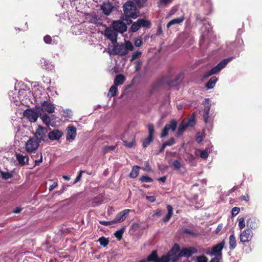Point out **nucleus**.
<instances>
[{"mask_svg": "<svg viewBox=\"0 0 262 262\" xmlns=\"http://www.w3.org/2000/svg\"><path fill=\"white\" fill-rule=\"evenodd\" d=\"M112 71L114 73H117L121 72V70L119 69V67H114L112 69Z\"/></svg>", "mask_w": 262, "mask_h": 262, "instance_id": "nucleus-63", "label": "nucleus"}, {"mask_svg": "<svg viewBox=\"0 0 262 262\" xmlns=\"http://www.w3.org/2000/svg\"><path fill=\"white\" fill-rule=\"evenodd\" d=\"M42 110L47 112L49 113L54 112L55 107L53 104L47 101H44L41 103Z\"/></svg>", "mask_w": 262, "mask_h": 262, "instance_id": "nucleus-15", "label": "nucleus"}, {"mask_svg": "<svg viewBox=\"0 0 262 262\" xmlns=\"http://www.w3.org/2000/svg\"><path fill=\"white\" fill-rule=\"evenodd\" d=\"M180 250V246L179 245L176 244L173 246V248L171 251H170L168 253L171 255V256L174 257L175 258H177V259H178V255H177V253L179 252Z\"/></svg>", "mask_w": 262, "mask_h": 262, "instance_id": "nucleus-26", "label": "nucleus"}, {"mask_svg": "<svg viewBox=\"0 0 262 262\" xmlns=\"http://www.w3.org/2000/svg\"><path fill=\"white\" fill-rule=\"evenodd\" d=\"M172 165L176 169H180L181 167V164L178 160H174L172 162Z\"/></svg>", "mask_w": 262, "mask_h": 262, "instance_id": "nucleus-53", "label": "nucleus"}, {"mask_svg": "<svg viewBox=\"0 0 262 262\" xmlns=\"http://www.w3.org/2000/svg\"><path fill=\"white\" fill-rule=\"evenodd\" d=\"M222 258V257H218V256H215L214 258H213L210 262H220V260Z\"/></svg>", "mask_w": 262, "mask_h": 262, "instance_id": "nucleus-64", "label": "nucleus"}, {"mask_svg": "<svg viewBox=\"0 0 262 262\" xmlns=\"http://www.w3.org/2000/svg\"><path fill=\"white\" fill-rule=\"evenodd\" d=\"M88 29L90 30L89 40L94 44H96L98 40V29L95 28L93 26H89Z\"/></svg>", "mask_w": 262, "mask_h": 262, "instance_id": "nucleus-9", "label": "nucleus"}, {"mask_svg": "<svg viewBox=\"0 0 262 262\" xmlns=\"http://www.w3.org/2000/svg\"><path fill=\"white\" fill-rule=\"evenodd\" d=\"M236 247V239L234 234L229 237V248L231 250L234 249Z\"/></svg>", "mask_w": 262, "mask_h": 262, "instance_id": "nucleus-30", "label": "nucleus"}, {"mask_svg": "<svg viewBox=\"0 0 262 262\" xmlns=\"http://www.w3.org/2000/svg\"><path fill=\"white\" fill-rule=\"evenodd\" d=\"M186 124L187 127L193 126L195 124L194 118H191L189 120H186Z\"/></svg>", "mask_w": 262, "mask_h": 262, "instance_id": "nucleus-52", "label": "nucleus"}, {"mask_svg": "<svg viewBox=\"0 0 262 262\" xmlns=\"http://www.w3.org/2000/svg\"><path fill=\"white\" fill-rule=\"evenodd\" d=\"M117 88L118 87H117L116 86L113 84L111 86V88L108 91V92L107 93V96L109 97H112L115 96L116 95L117 92L118 91Z\"/></svg>", "mask_w": 262, "mask_h": 262, "instance_id": "nucleus-28", "label": "nucleus"}, {"mask_svg": "<svg viewBox=\"0 0 262 262\" xmlns=\"http://www.w3.org/2000/svg\"><path fill=\"white\" fill-rule=\"evenodd\" d=\"M137 6L139 8H143L145 6L147 0H134Z\"/></svg>", "mask_w": 262, "mask_h": 262, "instance_id": "nucleus-37", "label": "nucleus"}, {"mask_svg": "<svg viewBox=\"0 0 262 262\" xmlns=\"http://www.w3.org/2000/svg\"><path fill=\"white\" fill-rule=\"evenodd\" d=\"M170 260L173 261L177 260V258L171 256L169 253L166 255H163L161 258H158V262H168Z\"/></svg>", "mask_w": 262, "mask_h": 262, "instance_id": "nucleus-20", "label": "nucleus"}, {"mask_svg": "<svg viewBox=\"0 0 262 262\" xmlns=\"http://www.w3.org/2000/svg\"><path fill=\"white\" fill-rule=\"evenodd\" d=\"M210 110V106L209 105H207L205 106L203 113V118L204 120L206 123L208 122V118H209V112Z\"/></svg>", "mask_w": 262, "mask_h": 262, "instance_id": "nucleus-29", "label": "nucleus"}, {"mask_svg": "<svg viewBox=\"0 0 262 262\" xmlns=\"http://www.w3.org/2000/svg\"><path fill=\"white\" fill-rule=\"evenodd\" d=\"M62 135L63 133L62 132L55 129L49 133L48 137L51 140H57L59 139Z\"/></svg>", "mask_w": 262, "mask_h": 262, "instance_id": "nucleus-16", "label": "nucleus"}, {"mask_svg": "<svg viewBox=\"0 0 262 262\" xmlns=\"http://www.w3.org/2000/svg\"><path fill=\"white\" fill-rule=\"evenodd\" d=\"M113 29L118 32H120L123 33L126 31L127 30V26L126 25L120 20L114 21L112 24Z\"/></svg>", "mask_w": 262, "mask_h": 262, "instance_id": "nucleus-4", "label": "nucleus"}, {"mask_svg": "<svg viewBox=\"0 0 262 262\" xmlns=\"http://www.w3.org/2000/svg\"><path fill=\"white\" fill-rule=\"evenodd\" d=\"M111 47H112V52L113 54L121 56L127 54L128 51H132L134 49L133 44L129 41H125L124 45L115 43Z\"/></svg>", "mask_w": 262, "mask_h": 262, "instance_id": "nucleus-2", "label": "nucleus"}, {"mask_svg": "<svg viewBox=\"0 0 262 262\" xmlns=\"http://www.w3.org/2000/svg\"><path fill=\"white\" fill-rule=\"evenodd\" d=\"M124 230L123 229L119 230L115 232V233H114V235L117 238L120 240L121 239L122 237V235L124 233Z\"/></svg>", "mask_w": 262, "mask_h": 262, "instance_id": "nucleus-43", "label": "nucleus"}, {"mask_svg": "<svg viewBox=\"0 0 262 262\" xmlns=\"http://www.w3.org/2000/svg\"><path fill=\"white\" fill-rule=\"evenodd\" d=\"M174 142H175L174 139L173 138H171L169 140L166 141L164 143L165 144V145L167 146H171V145H173L174 143Z\"/></svg>", "mask_w": 262, "mask_h": 262, "instance_id": "nucleus-54", "label": "nucleus"}, {"mask_svg": "<svg viewBox=\"0 0 262 262\" xmlns=\"http://www.w3.org/2000/svg\"><path fill=\"white\" fill-rule=\"evenodd\" d=\"M140 181L142 182L147 183L152 182L153 181V180L148 176H143L140 178Z\"/></svg>", "mask_w": 262, "mask_h": 262, "instance_id": "nucleus-46", "label": "nucleus"}, {"mask_svg": "<svg viewBox=\"0 0 262 262\" xmlns=\"http://www.w3.org/2000/svg\"><path fill=\"white\" fill-rule=\"evenodd\" d=\"M184 19H185V18H184V16L173 19L167 23V28H169L170 27H171L172 25H176V24H180L182 23L184 20Z\"/></svg>", "mask_w": 262, "mask_h": 262, "instance_id": "nucleus-21", "label": "nucleus"}, {"mask_svg": "<svg viewBox=\"0 0 262 262\" xmlns=\"http://www.w3.org/2000/svg\"><path fill=\"white\" fill-rule=\"evenodd\" d=\"M200 156L203 159L207 158L208 156V152L206 151V150L202 151L200 154Z\"/></svg>", "mask_w": 262, "mask_h": 262, "instance_id": "nucleus-57", "label": "nucleus"}, {"mask_svg": "<svg viewBox=\"0 0 262 262\" xmlns=\"http://www.w3.org/2000/svg\"><path fill=\"white\" fill-rule=\"evenodd\" d=\"M134 44L136 47H141L143 44V42L141 37L137 38L135 40Z\"/></svg>", "mask_w": 262, "mask_h": 262, "instance_id": "nucleus-49", "label": "nucleus"}, {"mask_svg": "<svg viewBox=\"0 0 262 262\" xmlns=\"http://www.w3.org/2000/svg\"><path fill=\"white\" fill-rule=\"evenodd\" d=\"M187 127V126L186 124V120H183L179 125L177 132L178 136L181 135Z\"/></svg>", "mask_w": 262, "mask_h": 262, "instance_id": "nucleus-24", "label": "nucleus"}, {"mask_svg": "<svg viewBox=\"0 0 262 262\" xmlns=\"http://www.w3.org/2000/svg\"><path fill=\"white\" fill-rule=\"evenodd\" d=\"M1 174L3 179H8L12 177L10 172H1Z\"/></svg>", "mask_w": 262, "mask_h": 262, "instance_id": "nucleus-51", "label": "nucleus"}, {"mask_svg": "<svg viewBox=\"0 0 262 262\" xmlns=\"http://www.w3.org/2000/svg\"><path fill=\"white\" fill-rule=\"evenodd\" d=\"M158 257L157 256V253L156 251H154L152 253L148 256V261H158Z\"/></svg>", "mask_w": 262, "mask_h": 262, "instance_id": "nucleus-33", "label": "nucleus"}, {"mask_svg": "<svg viewBox=\"0 0 262 262\" xmlns=\"http://www.w3.org/2000/svg\"><path fill=\"white\" fill-rule=\"evenodd\" d=\"M116 146L114 145L106 146L102 148V152L104 154L108 152V151H113L115 149Z\"/></svg>", "mask_w": 262, "mask_h": 262, "instance_id": "nucleus-40", "label": "nucleus"}, {"mask_svg": "<svg viewBox=\"0 0 262 262\" xmlns=\"http://www.w3.org/2000/svg\"><path fill=\"white\" fill-rule=\"evenodd\" d=\"M253 233L250 229L244 230L240 235V241L243 243H247L251 241Z\"/></svg>", "mask_w": 262, "mask_h": 262, "instance_id": "nucleus-11", "label": "nucleus"}, {"mask_svg": "<svg viewBox=\"0 0 262 262\" xmlns=\"http://www.w3.org/2000/svg\"><path fill=\"white\" fill-rule=\"evenodd\" d=\"M16 159L18 161L19 164L21 165H24L28 163L29 158L28 156H24L20 154L16 155Z\"/></svg>", "mask_w": 262, "mask_h": 262, "instance_id": "nucleus-19", "label": "nucleus"}, {"mask_svg": "<svg viewBox=\"0 0 262 262\" xmlns=\"http://www.w3.org/2000/svg\"><path fill=\"white\" fill-rule=\"evenodd\" d=\"M130 212L129 209H125L119 212L112 220V222L114 223H121L125 220L126 217V215Z\"/></svg>", "mask_w": 262, "mask_h": 262, "instance_id": "nucleus-13", "label": "nucleus"}, {"mask_svg": "<svg viewBox=\"0 0 262 262\" xmlns=\"http://www.w3.org/2000/svg\"><path fill=\"white\" fill-rule=\"evenodd\" d=\"M100 7L103 13L106 15H109L111 13L114 8L112 4L109 2H104Z\"/></svg>", "mask_w": 262, "mask_h": 262, "instance_id": "nucleus-14", "label": "nucleus"}, {"mask_svg": "<svg viewBox=\"0 0 262 262\" xmlns=\"http://www.w3.org/2000/svg\"><path fill=\"white\" fill-rule=\"evenodd\" d=\"M99 223H100L102 225H105V226H107V225H110L114 224V223L112 222V221H99Z\"/></svg>", "mask_w": 262, "mask_h": 262, "instance_id": "nucleus-60", "label": "nucleus"}, {"mask_svg": "<svg viewBox=\"0 0 262 262\" xmlns=\"http://www.w3.org/2000/svg\"><path fill=\"white\" fill-rule=\"evenodd\" d=\"M104 35L107 39H110L112 41V44L117 43L118 33L113 29L108 28H106L104 32Z\"/></svg>", "mask_w": 262, "mask_h": 262, "instance_id": "nucleus-7", "label": "nucleus"}, {"mask_svg": "<svg viewBox=\"0 0 262 262\" xmlns=\"http://www.w3.org/2000/svg\"><path fill=\"white\" fill-rule=\"evenodd\" d=\"M108 243L109 240L107 238L104 237L99 238V243L101 246L106 247L108 245Z\"/></svg>", "mask_w": 262, "mask_h": 262, "instance_id": "nucleus-42", "label": "nucleus"}, {"mask_svg": "<svg viewBox=\"0 0 262 262\" xmlns=\"http://www.w3.org/2000/svg\"><path fill=\"white\" fill-rule=\"evenodd\" d=\"M207 258L204 255L197 256L193 259L194 262H207Z\"/></svg>", "mask_w": 262, "mask_h": 262, "instance_id": "nucleus-41", "label": "nucleus"}, {"mask_svg": "<svg viewBox=\"0 0 262 262\" xmlns=\"http://www.w3.org/2000/svg\"><path fill=\"white\" fill-rule=\"evenodd\" d=\"M124 16L123 19L127 25L132 23L130 18L135 19L139 16V12L133 2L127 1L123 6Z\"/></svg>", "mask_w": 262, "mask_h": 262, "instance_id": "nucleus-1", "label": "nucleus"}, {"mask_svg": "<svg viewBox=\"0 0 262 262\" xmlns=\"http://www.w3.org/2000/svg\"><path fill=\"white\" fill-rule=\"evenodd\" d=\"M76 135V128L73 126L68 127L67 134V139L69 141L73 140L75 139Z\"/></svg>", "mask_w": 262, "mask_h": 262, "instance_id": "nucleus-17", "label": "nucleus"}, {"mask_svg": "<svg viewBox=\"0 0 262 262\" xmlns=\"http://www.w3.org/2000/svg\"><path fill=\"white\" fill-rule=\"evenodd\" d=\"M225 244V241H222L220 243L216 245L212 248L210 255L222 257V250Z\"/></svg>", "mask_w": 262, "mask_h": 262, "instance_id": "nucleus-6", "label": "nucleus"}, {"mask_svg": "<svg viewBox=\"0 0 262 262\" xmlns=\"http://www.w3.org/2000/svg\"><path fill=\"white\" fill-rule=\"evenodd\" d=\"M23 114L24 117L26 118L31 122H35L38 118V113L30 109L25 111Z\"/></svg>", "mask_w": 262, "mask_h": 262, "instance_id": "nucleus-8", "label": "nucleus"}, {"mask_svg": "<svg viewBox=\"0 0 262 262\" xmlns=\"http://www.w3.org/2000/svg\"><path fill=\"white\" fill-rule=\"evenodd\" d=\"M172 2V0H158L157 4L159 7L161 6H166Z\"/></svg>", "mask_w": 262, "mask_h": 262, "instance_id": "nucleus-38", "label": "nucleus"}, {"mask_svg": "<svg viewBox=\"0 0 262 262\" xmlns=\"http://www.w3.org/2000/svg\"><path fill=\"white\" fill-rule=\"evenodd\" d=\"M184 78V75L183 73H180L179 74L174 80L172 81L171 83H170L171 85H176L178 84Z\"/></svg>", "mask_w": 262, "mask_h": 262, "instance_id": "nucleus-32", "label": "nucleus"}, {"mask_svg": "<svg viewBox=\"0 0 262 262\" xmlns=\"http://www.w3.org/2000/svg\"><path fill=\"white\" fill-rule=\"evenodd\" d=\"M39 141L36 138H30L25 144L26 150L31 153L35 152L38 148Z\"/></svg>", "mask_w": 262, "mask_h": 262, "instance_id": "nucleus-3", "label": "nucleus"}, {"mask_svg": "<svg viewBox=\"0 0 262 262\" xmlns=\"http://www.w3.org/2000/svg\"><path fill=\"white\" fill-rule=\"evenodd\" d=\"M232 59V57H228L222 60L216 66H226L229 61Z\"/></svg>", "mask_w": 262, "mask_h": 262, "instance_id": "nucleus-45", "label": "nucleus"}, {"mask_svg": "<svg viewBox=\"0 0 262 262\" xmlns=\"http://www.w3.org/2000/svg\"><path fill=\"white\" fill-rule=\"evenodd\" d=\"M148 136L153 138V134L154 133V126L152 124L148 125Z\"/></svg>", "mask_w": 262, "mask_h": 262, "instance_id": "nucleus-47", "label": "nucleus"}, {"mask_svg": "<svg viewBox=\"0 0 262 262\" xmlns=\"http://www.w3.org/2000/svg\"><path fill=\"white\" fill-rule=\"evenodd\" d=\"M138 23H139L140 27H145L146 28H150L151 27V23L150 22L144 19H138Z\"/></svg>", "mask_w": 262, "mask_h": 262, "instance_id": "nucleus-25", "label": "nucleus"}, {"mask_svg": "<svg viewBox=\"0 0 262 262\" xmlns=\"http://www.w3.org/2000/svg\"><path fill=\"white\" fill-rule=\"evenodd\" d=\"M142 53L140 51H136L133 53L130 61H133L134 60L139 58L141 56Z\"/></svg>", "mask_w": 262, "mask_h": 262, "instance_id": "nucleus-39", "label": "nucleus"}, {"mask_svg": "<svg viewBox=\"0 0 262 262\" xmlns=\"http://www.w3.org/2000/svg\"><path fill=\"white\" fill-rule=\"evenodd\" d=\"M238 226L241 230L245 227V219L244 217H241L238 220Z\"/></svg>", "mask_w": 262, "mask_h": 262, "instance_id": "nucleus-48", "label": "nucleus"}, {"mask_svg": "<svg viewBox=\"0 0 262 262\" xmlns=\"http://www.w3.org/2000/svg\"><path fill=\"white\" fill-rule=\"evenodd\" d=\"M167 209L168 213L167 215L165 216V217L163 219V221L164 222H168L173 214V208L171 205H168L167 206Z\"/></svg>", "mask_w": 262, "mask_h": 262, "instance_id": "nucleus-23", "label": "nucleus"}, {"mask_svg": "<svg viewBox=\"0 0 262 262\" xmlns=\"http://www.w3.org/2000/svg\"><path fill=\"white\" fill-rule=\"evenodd\" d=\"M47 129L45 127L39 126L36 130L35 138L38 141L44 140L46 138Z\"/></svg>", "mask_w": 262, "mask_h": 262, "instance_id": "nucleus-12", "label": "nucleus"}, {"mask_svg": "<svg viewBox=\"0 0 262 262\" xmlns=\"http://www.w3.org/2000/svg\"><path fill=\"white\" fill-rule=\"evenodd\" d=\"M239 208H238V207H234L232 209V216H235L236 215V214H237L238 213V212H239Z\"/></svg>", "mask_w": 262, "mask_h": 262, "instance_id": "nucleus-56", "label": "nucleus"}, {"mask_svg": "<svg viewBox=\"0 0 262 262\" xmlns=\"http://www.w3.org/2000/svg\"><path fill=\"white\" fill-rule=\"evenodd\" d=\"M183 232L184 233H186V234H188L192 235L194 234V233H193V232L192 230L188 229H184V230L183 231Z\"/></svg>", "mask_w": 262, "mask_h": 262, "instance_id": "nucleus-59", "label": "nucleus"}, {"mask_svg": "<svg viewBox=\"0 0 262 262\" xmlns=\"http://www.w3.org/2000/svg\"><path fill=\"white\" fill-rule=\"evenodd\" d=\"M140 167L138 166H135L133 167L132 171L129 174V176L132 178H136L139 173Z\"/></svg>", "mask_w": 262, "mask_h": 262, "instance_id": "nucleus-31", "label": "nucleus"}, {"mask_svg": "<svg viewBox=\"0 0 262 262\" xmlns=\"http://www.w3.org/2000/svg\"><path fill=\"white\" fill-rule=\"evenodd\" d=\"M140 28V26L139 23H138L137 20L136 21L132 24V25L131 26L129 29L132 32L134 33L137 32Z\"/></svg>", "mask_w": 262, "mask_h": 262, "instance_id": "nucleus-34", "label": "nucleus"}, {"mask_svg": "<svg viewBox=\"0 0 262 262\" xmlns=\"http://www.w3.org/2000/svg\"><path fill=\"white\" fill-rule=\"evenodd\" d=\"M152 140L153 138L148 136V137L145 139L143 142V146H147L152 141Z\"/></svg>", "mask_w": 262, "mask_h": 262, "instance_id": "nucleus-44", "label": "nucleus"}, {"mask_svg": "<svg viewBox=\"0 0 262 262\" xmlns=\"http://www.w3.org/2000/svg\"><path fill=\"white\" fill-rule=\"evenodd\" d=\"M125 80V77L124 75L122 74L117 75L114 80L113 85L116 86L117 87L122 85Z\"/></svg>", "mask_w": 262, "mask_h": 262, "instance_id": "nucleus-18", "label": "nucleus"}, {"mask_svg": "<svg viewBox=\"0 0 262 262\" xmlns=\"http://www.w3.org/2000/svg\"><path fill=\"white\" fill-rule=\"evenodd\" d=\"M123 142L124 145L128 147H132L134 144V142L133 141L130 142H128L126 141H123Z\"/></svg>", "mask_w": 262, "mask_h": 262, "instance_id": "nucleus-58", "label": "nucleus"}, {"mask_svg": "<svg viewBox=\"0 0 262 262\" xmlns=\"http://www.w3.org/2000/svg\"><path fill=\"white\" fill-rule=\"evenodd\" d=\"M52 40V39L51 37L49 35H47L43 37V41H45V43H46L47 44L51 43Z\"/></svg>", "mask_w": 262, "mask_h": 262, "instance_id": "nucleus-50", "label": "nucleus"}, {"mask_svg": "<svg viewBox=\"0 0 262 262\" xmlns=\"http://www.w3.org/2000/svg\"><path fill=\"white\" fill-rule=\"evenodd\" d=\"M98 18H97V16L96 15L93 16L90 18V23H91L92 25H90L89 26H93L95 27V28H96V27H98Z\"/></svg>", "mask_w": 262, "mask_h": 262, "instance_id": "nucleus-36", "label": "nucleus"}, {"mask_svg": "<svg viewBox=\"0 0 262 262\" xmlns=\"http://www.w3.org/2000/svg\"><path fill=\"white\" fill-rule=\"evenodd\" d=\"M247 226L251 229L255 228V226L254 225V223L253 222L252 220L251 219L248 220L247 222Z\"/></svg>", "mask_w": 262, "mask_h": 262, "instance_id": "nucleus-55", "label": "nucleus"}, {"mask_svg": "<svg viewBox=\"0 0 262 262\" xmlns=\"http://www.w3.org/2000/svg\"><path fill=\"white\" fill-rule=\"evenodd\" d=\"M41 119L42 122L47 125H49L50 124V118L47 114H44L42 115Z\"/></svg>", "mask_w": 262, "mask_h": 262, "instance_id": "nucleus-35", "label": "nucleus"}, {"mask_svg": "<svg viewBox=\"0 0 262 262\" xmlns=\"http://www.w3.org/2000/svg\"><path fill=\"white\" fill-rule=\"evenodd\" d=\"M217 80V78L215 76L212 77L209 81L206 84V86L208 89H212Z\"/></svg>", "mask_w": 262, "mask_h": 262, "instance_id": "nucleus-27", "label": "nucleus"}, {"mask_svg": "<svg viewBox=\"0 0 262 262\" xmlns=\"http://www.w3.org/2000/svg\"><path fill=\"white\" fill-rule=\"evenodd\" d=\"M223 67H214L211 70L206 72L205 74L204 77H208L213 74H216V73L220 72L222 69V68H223Z\"/></svg>", "mask_w": 262, "mask_h": 262, "instance_id": "nucleus-22", "label": "nucleus"}, {"mask_svg": "<svg viewBox=\"0 0 262 262\" xmlns=\"http://www.w3.org/2000/svg\"><path fill=\"white\" fill-rule=\"evenodd\" d=\"M163 34V30L161 26H159L158 28L157 31L156 33L157 35H160Z\"/></svg>", "mask_w": 262, "mask_h": 262, "instance_id": "nucleus-62", "label": "nucleus"}, {"mask_svg": "<svg viewBox=\"0 0 262 262\" xmlns=\"http://www.w3.org/2000/svg\"><path fill=\"white\" fill-rule=\"evenodd\" d=\"M177 127V123L176 121L173 120H171L169 124H166L164 126L162 131L161 137L163 138L166 137L168 135V132L170 129L174 132L176 129Z\"/></svg>", "mask_w": 262, "mask_h": 262, "instance_id": "nucleus-5", "label": "nucleus"}, {"mask_svg": "<svg viewBox=\"0 0 262 262\" xmlns=\"http://www.w3.org/2000/svg\"><path fill=\"white\" fill-rule=\"evenodd\" d=\"M146 199L149 202L153 203L156 201V198L154 196H146Z\"/></svg>", "mask_w": 262, "mask_h": 262, "instance_id": "nucleus-61", "label": "nucleus"}, {"mask_svg": "<svg viewBox=\"0 0 262 262\" xmlns=\"http://www.w3.org/2000/svg\"><path fill=\"white\" fill-rule=\"evenodd\" d=\"M197 253V250L192 247L189 248H185L182 249V250L178 254L179 257H188L193 254Z\"/></svg>", "mask_w": 262, "mask_h": 262, "instance_id": "nucleus-10", "label": "nucleus"}]
</instances>
